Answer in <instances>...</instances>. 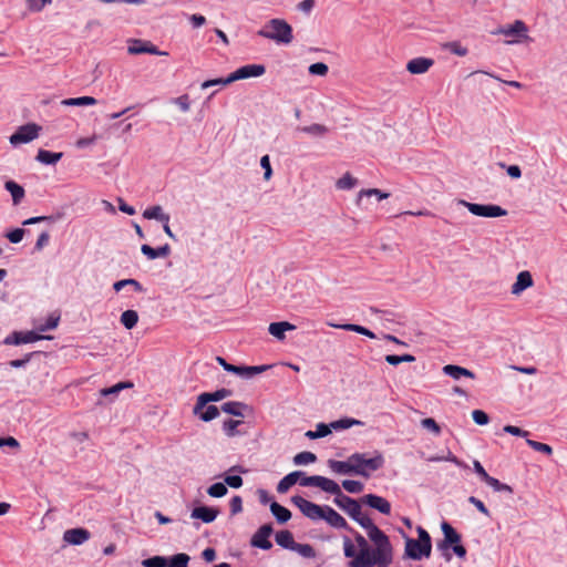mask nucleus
<instances>
[{"label": "nucleus", "instance_id": "nucleus-2", "mask_svg": "<svg viewBox=\"0 0 567 567\" xmlns=\"http://www.w3.org/2000/svg\"><path fill=\"white\" fill-rule=\"evenodd\" d=\"M258 35L282 44H289L293 39L292 28L284 19H271L258 31Z\"/></svg>", "mask_w": 567, "mask_h": 567}, {"label": "nucleus", "instance_id": "nucleus-34", "mask_svg": "<svg viewBox=\"0 0 567 567\" xmlns=\"http://www.w3.org/2000/svg\"><path fill=\"white\" fill-rule=\"evenodd\" d=\"M63 156V153H53L47 150H39L37 154V159L42 164L53 165L58 163Z\"/></svg>", "mask_w": 567, "mask_h": 567}, {"label": "nucleus", "instance_id": "nucleus-22", "mask_svg": "<svg viewBox=\"0 0 567 567\" xmlns=\"http://www.w3.org/2000/svg\"><path fill=\"white\" fill-rule=\"evenodd\" d=\"M91 534L85 528H72L64 532L63 539L72 545H81L90 538Z\"/></svg>", "mask_w": 567, "mask_h": 567}, {"label": "nucleus", "instance_id": "nucleus-43", "mask_svg": "<svg viewBox=\"0 0 567 567\" xmlns=\"http://www.w3.org/2000/svg\"><path fill=\"white\" fill-rule=\"evenodd\" d=\"M127 286H132L134 288V290L137 292L144 291L142 285L135 279L118 280L113 285V288L115 291H120L121 289H123L124 287H127Z\"/></svg>", "mask_w": 567, "mask_h": 567}, {"label": "nucleus", "instance_id": "nucleus-17", "mask_svg": "<svg viewBox=\"0 0 567 567\" xmlns=\"http://www.w3.org/2000/svg\"><path fill=\"white\" fill-rule=\"evenodd\" d=\"M358 455L360 458L358 461L359 470L362 472H369L370 474L371 472L380 470L384 465V458L380 453H377L371 458H367L362 453H358Z\"/></svg>", "mask_w": 567, "mask_h": 567}, {"label": "nucleus", "instance_id": "nucleus-47", "mask_svg": "<svg viewBox=\"0 0 567 567\" xmlns=\"http://www.w3.org/2000/svg\"><path fill=\"white\" fill-rule=\"evenodd\" d=\"M526 443L529 447H532L534 451H537V452H540V453H544L546 455H551L553 454V449L550 445L546 444V443H542V442H538V441H534V440H529L527 439L526 440Z\"/></svg>", "mask_w": 567, "mask_h": 567}, {"label": "nucleus", "instance_id": "nucleus-53", "mask_svg": "<svg viewBox=\"0 0 567 567\" xmlns=\"http://www.w3.org/2000/svg\"><path fill=\"white\" fill-rule=\"evenodd\" d=\"M292 550L297 551L298 554H300L302 557H306V558H313L316 556V551H315L313 547L309 544L296 543Z\"/></svg>", "mask_w": 567, "mask_h": 567}, {"label": "nucleus", "instance_id": "nucleus-48", "mask_svg": "<svg viewBox=\"0 0 567 567\" xmlns=\"http://www.w3.org/2000/svg\"><path fill=\"white\" fill-rule=\"evenodd\" d=\"M358 424H361V422L358 420H354V419L346 417V419H341V420L331 422L330 426L333 430H346V429H349V427H351L353 425H358Z\"/></svg>", "mask_w": 567, "mask_h": 567}, {"label": "nucleus", "instance_id": "nucleus-6", "mask_svg": "<svg viewBox=\"0 0 567 567\" xmlns=\"http://www.w3.org/2000/svg\"><path fill=\"white\" fill-rule=\"evenodd\" d=\"M334 491L330 489L328 493L334 495V504L344 511L351 518L357 517L361 511V505L354 498L344 495L340 486L334 482Z\"/></svg>", "mask_w": 567, "mask_h": 567}, {"label": "nucleus", "instance_id": "nucleus-37", "mask_svg": "<svg viewBox=\"0 0 567 567\" xmlns=\"http://www.w3.org/2000/svg\"><path fill=\"white\" fill-rule=\"evenodd\" d=\"M138 321V315L135 310H125L121 315V323L128 330L133 329Z\"/></svg>", "mask_w": 567, "mask_h": 567}, {"label": "nucleus", "instance_id": "nucleus-20", "mask_svg": "<svg viewBox=\"0 0 567 567\" xmlns=\"http://www.w3.org/2000/svg\"><path fill=\"white\" fill-rule=\"evenodd\" d=\"M423 546V542L413 538H406L405 555L414 560H420L422 557H430L431 554H426V549H424Z\"/></svg>", "mask_w": 567, "mask_h": 567}, {"label": "nucleus", "instance_id": "nucleus-14", "mask_svg": "<svg viewBox=\"0 0 567 567\" xmlns=\"http://www.w3.org/2000/svg\"><path fill=\"white\" fill-rule=\"evenodd\" d=\"M43 339H51V337H44L34 331L27 332H13L11 336L7 337L4 340L6 344H22V343H31Z\"/></svg>", "mask_w": 567, "mask_h": 567}, {"label": "nucleus", "instance_id": "nucleus-60", "mask_svg": "<svg viewBox=\"0 0 567 567\" xmlns=\"http://www.w3.org/2000/svg\"><path fill=\"white\" fill-rule=\"evenodd\" d=\"M243 422L239 420H226L223 423V430L226 433L227 436H234L236 434V429Z\"/></svg>", "mask_w": 567, "mask_h": 567}, {"label": "nucleus", "instance_id": "nucleus-12", "mask_svg": "<svg viewBox=\"0 0 567 567\" xmlns=\"http://www.w3.org/2000/svg\"><path fill=\"white\" fill-rule=\"evenodd\" d=\"M231 395V391L228 389H219L215 392H204L198 395L197 402L194 406V414H198L208 402H218Z\"/></svg>", "mask_w": 567, "mask_h": 567}, {"label": "nucleus", "instance_id": "nucleus-63", "mask_svg": "<svg viewBox=\"0 0 567 567\" xmlns=\"http://www.w3.org/2000/svg\"><path fill=\"white\" fill-rule=\"evenodd\" d=\"M24 233H25L24 229L16 228V229L7 233L6 237L9 239L10 243L18 244L22 240Z\"/></svg>", "mask_w": 567, "mask_h": 567}, {"label": "nucleus", "instance_id": "nucleus-18", "mask_svg": "<svg viewBox=\"0 0 567 567\" xmlns=\"http://www.w3.org/2000/svg\"><path fill=\"white\" fill-rule=\"evenodd\" d=\"M130 54L150 53L154 55H167L165 51H159L156 45L148 41L134 40L132 45L128 47Z\"/></svg>", "mask_w": 567, "mask_h": 567}, {"label": "nucleus", "instance_id": "nucleus-27", "mask_svg": "<svg viewBox=\"0 0 567 567\" xmlns=\"http://www.w3.org/2000/svg\"><path fill=\"white\" fill-rule=\"evenodd\" d=\"M141 251L143 252V255H145L148 259H156V258H159V257H166L169 255L171 252V247L168 244H165L164 246L162 247H158V248H153L151 247L150 245H142L141 247Z\"/></svg>", "mask_w": 567, "mask_h": 567}, {"label": "nucleus", "instance_id": "nucleus-26", "mask_svg": "<svg viewBox=\"0 0 567 567\" xmlns=\"http://www.w3.org/2000/svg\"><path fill=\"white\" fill-rule=\"evenodd\" d=\"M295 329L296 327L288 321L271 322L268 327L269 333L278 340H284L286 338L285 332Z\"/></svg>", "mask_w": 567, "mask_h": 567}, {"label": "nucleus", "instance_id": "nucleus-4", "mask_svg": "<svg viewBox=\"0 0 567 567\" xmlns=\"http://www.w3.org/2000/svg\"><path fill=\"white\" fill-rule=\"evenodd\" d=\"M354 539L359 547V553L354 559L349 563V567H374L377 564L375 560H373V551L368 540L361 534H357Z\"/></svg>", "mask_w": 567, "mask_h": 567}, {"label": "nucleus", "instance_id": "nucleus-7", "mask_svg": "<svg viewBox=\"0 0 567 567\" xmlns=\"http://www.w3.org/2000/svg\"><path fill=\"white\" fill-rule=\"evenodd\" d=\"M493 34H502L508 38H516L507 41L506 43H517L522 39H529L528 37V28L526 23L522 20H516L513 24L503 25L492 32Z\"/></svg>", "mask_w": 567, "mask_h": 567}, {"label": "nucleus", "instance_id": "nucleus-55", "mask_svg": "<svg viewBox=\"0 0 567 567\" xmlns=\"http://www.w3.org/2000/svg\"><path fill=\"white\" fill-rule=\"evenodd\" d=\"M144 567H166L167 558L164 556H153L142 561Z\"/></svg>", "mask_w": 567, "mask_h": 567}, {"label": "nucleus", "instance_id": "nucleus-24", "mask_svg": "<svg viewBox=\"0 0 567 567\" xmlns=\"http://www.w3.org/2000/svg\"><path fill=\"white\" fill-rule=\"evenodd\" d=\"M327 324L331 328H334V329H342V330H346V331H353V332H357V333H360V334H363L370 339H375L377 336L373 331L369 330L368 328L363 327V326H360V324H354V323H334V322H331V321H328Z\"/></svg>", "mask_w": 567, "mask_h": 567}, {"label": "nucleus", "instance_id": "nucleus-45", "mask_svg": "<svg viewBox=\"0 0 567 567\" xmlns=\"http://www.w3.org/2000/svg\"><path fill=\"white\" fill-rule=\"evenodd\" d=\"M301 132L316 135V136H323L328 133V127L322 124H311L309 126H303L299 128Z\"/></svg>", "mask_w": 567, "mask_h": 567}, {"label": "nucleus", "instance_id": "nucleus-8", "mask_svg": "<svg viewBox=\"0 0 567 567\" xmlns=\"http://www.w3.org/2000/svg\"><path fill=\"white\" fill-rule=\"evenodd\" d=\"M216 360L224 368V370H226L227 372L235 373L243 378H251L256 374L265 372L268 369L267 365L246 367V365L230 364L221 357H217Z\"/></svg>", "mask_w": 567, "mask_h": 567}, {"label": "nucleus", "instance_id": "nucleus-3", "mask_svg": "<svg viewBox=\"0 0 567 567\" xmlns=\"http://www.w3.org/2000/svg\"><path fill=\"white\" fill-rule=\"evenodd\" d=\"M358 453H354L348 457L347 461H336V460H329L328 465L330 470L337 474L342 475H360L365 478L370 477L369 472H362L359 470L358 461H359Z\"/></svg>", "mask_w": 567, "mask_h": 567}, {"label": "nucleus", "instance_id": "nucleus-61", "mask_svg": "<svg viewBox=\"0 0 567 567\" xmlns=\"http://www.w3.org/2000/svg\"><path fill=\"white\" fill-rule=\"evenodd\" d=\"M352 519L359 523L367 530V533L373 528V526H375L372 519L362 513V509L359 512V515Z\"/></svg>", "mask_w": 567, "mask_h": 567}, {"label": "nucleus", "instance_id": "nucleus-50", "mask_svg": "<svg viewBox=\"0 0 567 567\" xmlns=\"http://www.w3.org/2000/svg\"><path fill=\"white\" fill-rule=\"evenodd\" d=\"M385 361L391 365H398L402 362H414L415 358L411 354H403V355L388 354V355H385Z\"/></svg>", "mask_w": 567, "mask_h": 567}, {"label": "nucleus", "instance_id": "nucleus-56", "mask_svg": "<svg viewBox=\"0 0 567 567\" xmlns=\"http://www.w3.org/2000/svg\"><path fill=\"white\" fill-rule=\"evenodd\" d=\"M419 539L420 542H423V547L426 549V554H431L432 550V543H431V536L430 534L421 526L416 528Z\"/></svg>", "mask_w": 567, "mask_h": 567}, {"label": "nucleus", "instance_id": "nucleus-40", "mask_svg": "<svg viewBox=\"0 0 567 567\" xmlns=\"http://www.w3.org/2000/svg\"><path fill=\"white\" fill-rule=\"evenodd\" d=\"M189 559L190 558L187 554L179 553L167 558L166 567H187Z\"/></svg>", "mask_w": 567, "mask_h": 567}, {"label": "nucleus", "instance_id": "nucleus-11", "mask_svg": "<svg viewBox=\"0 0 567 567\" xmlns=\"http://www.w3.org/2000/svg\"><path fill=\"white\" fill-rule=\"evenodd\" d=\"M265 72L266 69L262 64H247L230 73L226 82L261 76Z\"/></svg>", "mask_w": 567, "mask_h": 567}, {"label": "nucleus", "instance_id": "nucleus-15", "mask_svg": "<svg viewBox=\"0 0 567 567\" xmlns=\"http://www.w3.org/2000/svg\"><path fill=\"white\" fill-rule=\"evenodd\" d=\"M299 483L301 486H316L321 488L324 492H329L330 489L334 491V481L327 478L324 476L320 475H313V476H305L303 474L299 478Z\"/></svg>", "mask_w": 567, "mask_h": 567}, {"label": "nucleus", "instance_id": "nucleus-25", "mask_svg": "<svg viewBox=\"0 0 567 567\" xmlns=\"http://www.w3.org/2000/svg\"><path fill=\"white\" fill-rule=\"evenodd\" d=\"M321 519H324L329 525L336 528H344L347 526L346 519L333 508L327 505L324 506Z\"/></svg>", "mask_w": 567, "mask_h": 567}, {"label": "nucleus", "instance_id": "nucleus-52", "mask_svg": "<svg viewBox=\"0 0 567 567\" xmlns=\"http://www.w3.org/2000/svg\"><path fill=\"white\" fill-rule=\"evenodd\" d=\"M228 489L225 483H214L207 489V493L212 497H223L227 494Z\"/></svg>", "mask_w": 567, "mask_h": 567}, {"label": "nucleus", "instance_id": "nucleus-5", "mask_svg": "<svg viewBox=\"0 0 567 567\" xmlns=\"http://www.w3.org/2000/svg\"><path fill=\"white\" fill-rule=\"evenodd\" d=\"M460 205L466 207L473 215L480 217L495 218L507 215V210L498 205H483L476 203H470L464 199L457 202Z\"/></svg>", "mask_w": 567, "mask_h": 567}, {"label": "nucleus", "instance_id": "nucleus-62", "mask_svg": "<svg viewBox=\"0 0 567 567\" xmlns=\"http://www.w3.org/2000/svg\"><path fill=\"white\" fill-rule=\"evenodd\" d=\"M24 1L27 2L28 8L34 12L41 11L47 4L52 2V0H24Z\"/></svg>", "mask_w": 567, "mask_h": 567}, {"label": "nucleus", "instance_id": "nucleus-54", "mask_svg": "<svg viewBox=\"0 0 567 567\" xmlns=\"http://www.w3.org/2000/svg\"><path fill=\"white\" fill-rule=\"evenodd\" d=\"M342 487L349 493L358 494L363 491L364 485L359 481L344 480L342 482Z\"/></svg>", "mask_w": 567, "mask_h": 567}, {"label": "nucleus", "instance_id": "nucleus-42", "mask_svg": "<svg viewBox=\"0 0 567 567\" xmlns=\"http://www.w3.org/2000/svg\"><path fill=\"white\" fill-rule=\"evenodd\" d=\"M442 47L457 56H465L468 53L467 48L463 47L458 41L446 42Z\"/></svg>", "mask_w": 567, "mask_h": 567}, {"label": "nucleus", "instance_id": "nucleus-33", "mask_svg": "<svg viewBox=\"0 0 567 567\" xmlns=\"http://www.w3.org/2000/svg\"><path fill=\"white\" fill-rule=\"evenodd\" d=\"M270 511L280 524L288 522L291 517V512L277 502L271 503Z\"/></svg>", "mask_w": 567, "mask_h": 567}, {"label": "nucleus", "instance_id": "nucleus-31", "mask_svg": "<svg viewBox=\"0 0 567 567\" xmlns=\"http://www.w3.org/2000/svg\"><path fill=\"white\" fill-rule=\"evenodd\" d=\"M143 217L146 219H156L162 223H169V215L163 212L162 206L155 205L146 208L143 212Z\"/></svg>", "mask_w": 567, "mask_h": 567}, {"label": "nucleus", "instance_id": "nucleus-21", "mask_svg": "<svg viewBox=\"0 0 567 567\" xmlns=\"http://www.w3.org/2000/svg\"><path fill=\"white\" fill-rule=\"evenodd\" d=\"M533 285L534 280L530 272L523 270L517 275L516 281L512 285L511 292L515 296H519L524 290L530 288Z\"/></svg>", "mask_w": 567, "mask_h": 567}, {"label": "nucleus", "instance_id": "nucleus-28", "mask_svg": "<svg viewBox=\"0 0 567 567\" xmlns=\"http://www.w3.org/2000/svg\"><path fill=\"white\" fill-rule=\"evenodd\" d=\"M443 372L446 375H449L455 380H458L461 377H466V378H471V379L475 378L474 372H472L471 370L460 367V365H454V364L444 365Z\"/></svg>", "mask_w": 567, "mask_h": 567}, {"label": "nucleus", "instance_id": "nucleus-29", "mask_svg": "<svg viewBox=\"0 0 567 567\" xmlns=\"http://www.w3.org/2000/svg\"><path fill=\"white\" fill-rule=\"evenodd\" d=\"M302 472L295 471L286 475L277 485V492L280 494L287 493L289 488L295 485L301 477Z\"/></svg>", "mask_w": 567, "mask_h": 567}, {"label": "nucleus", "instance_id": "nucleus-10", "mask_svg": "<svg viewBox=\"0 0 567 567\" xmlns=\"http://www.w3.org/2000/svg\"><path fill=\"white\" fill-rule=\"evenodd\" d=\"M291 502L300 509V512L312 520L322 518L324 506L317 505L301 496H293Z\"/></svg>", "mask_w": 567, "mask_h": 567}, {"label": "nucleus", "instance_id": "nucleus-57", "mask_svg": "<svg viewBox=\"0 0 567 567\" xmlns=\"http://www.w3.org/2000/svg\"><path fill=\"white\" fill-rule=\"evenodd\" d=\"M308 71L312 75L326 76L329 71V68L323 62H317V63L311 64L309 66Z\"/></svg>", "mask_w": 567, "mask_h": 567}, {"label": "nucleus", "instance_id": "nucleus-39", "mask_svg": "<svg viewBox=\"0 0 567 567\" xmlns=\"http://www.w3.org/2000/svg\"><path fill=\"white\" fill-rule=\"evenodd\" d=\"M358 184V179L350 173H346L341 178L336 182V187L341 190L353 188Z\"/></svg>", "mask_w": 567, "mask_h": 567}, {"label": "nucleus", "instance_id": "nucleus-1", "mask_svg": "<svg viewBox=\"0 0 567 567\" xmlns=\"http://www.w3.org/2000/svg\"><path fill=\"white\" fill-rule=\"evenodd\" d=\"M368 537L375 545L372 549L378 567H388L392 563V546L389 537L375 525L368 533Z\"/></svg>", "mask_w": 567, "mask_h": 567}, {"label": "nucleus", "instance_id": "nucleus-13", "mask_svg": "<svg viewBox=\"0 0 567 567\" xmlns=\"http://www.w3.org/2000/svg\"><path fill=\"white\" fill-rule=\"evenodd\" d=\"M272 533V527L269 524L262 525L259 529L252 535L250 544L254 547L261 548L268 550L272 547L271 542L269 540V536Z\"/></svg>", "mask_w": 567, "mask_h": 567}, {"label": "nucleus", "instance_id": "nucleus-64", "mask_svg": "<svg viewBox=\"0 0 567 567\" xmlns=\"http://www.w3.org/2000/svg\"><path fill=\"white\" fill-rule=\"evenodd\" d=\"M473 421L478 425H485L488 423V415L482 410H474L472 412Z\"/></svg>", "mask_w": 567, "mask_h": 567}, {"label": "nucleus", "instance_id": "nucleus-35", "mask_svg": "<svg viewBox=\"0 0 567 567\" xmlns=\"http://www.w3.org/2000/svg\"><path fill=\"white\" fill-rule=\"evenodd\" d=\"M276 543L287 549H293L296 542L291 532L289 530H280L276 534Z\"/></svg>", "mask_w": 567, "mask_h": 567}, {"label": "nucleus", "instance_id": "nucleus-36", "mask_svg": "<svg viewBox=\"0 0 567 567\" xmlns=\"http://www.w3.org/2000/svg\"><path fill=\"white\" fill-rule=\"evenodd\" d=\"M248 406L245 403L237 402V401H229L221 405V411L235 416H243V410L247 409Z\"/></svg>", "mask_w": 567, "mask_h": 567}, {"label": "nucleus", "instance_id": "nucleus-41", "mask_svg": "<svg viewBox=\"0 0 567 567\" xmlns=\"http://www.w3.org/2000/svg\"><path fill=\"white\" fill-rule=\"evenodd\" d=\"M363 196H377L379 200L389 198L390 194L378 188L361 189L358 194L357 204L360 205Z\"/></svg>", "mask_w": 567, "mask_h": 567}, {"label": "nucleus", "instance_id": "nucleus-46", "mask_svg": "<svg viewBox=\"0 0 567 567\" xmlns=\"http://www.w3.org/2000/svg\"><path fill=\"white\" fill-rule=\"evenodd\" d=\"M317 456L312 452H300L293 457V462L296 465H305L316 462Z\"/></svg>", "mask_w": 567, "mask_h": 567}, {"label": "nucleus", "instance_id": "nucleus-23", "mask_svg": "<svg viewBox=\"0 0 567 567\" xmlns=\"http://www.w3.org/2000/svg\"><path fill=\"white\" fill-rule=\"evenodd\" d=\"M434 61L429 58H415L408 62L406 70L411 74H423L429 71Z\"/></svg>", "mask_w": 567, "mask_h": 567}, {"label": "nucleus", "instance_id": "nucleus-51", "mask_svg": "<svg viewBox=\"0 0 567 567\" xmlns=\"http://www.w3.org/2000/svg\"><path fill=\"white\" fill-rule=\"evenodd\" d=\"M132 386H133V383H131V382H118L113 386L102 389L101 395L107 396L111 394H117L123 389H127V388H132Z\"/></svg>", "mask_w": 567, "mask_h": 567}, {"label": "nucleus", "instance_id": "nucleus-49", "mask_svg": "<svg viewBox=\"0 0 567 567\" xmlns=\"http://www.w3.org/2000/svg\"><path fill=\"white\" fill-rule=\"evenodd\" d=\"M485 483L487 485H489L494 491L496 492H508V493H513V489L509 485L507 484H504L502 482H499L497 478L493 477V476H488V478L485 481Z\"/></svg>", "mask_w": 567, "mask_h": 567}, {"label": "nucleus", "instance_id": "nucleus-44", "mask_svg": "<svg viewBox=\"0 0 567 567\" xmlns=\"http://www.w3.org/2000/svg\"><path fill=\"white\" fill-rule=\"evenodd\" d=\"M197 415H199L200 420L204 422H209L219 415V410L216 405H208L199 411Z\"/></svg>", "mask_w": 567, "mask_h": 567}, {"label": "nucleus", "instance_id": "nucleus-16", "mask_svg": "<svg viewBox=\"0 0 567 567\" xmlns=\"http://www.w3.org/2000/svg\"><path fill=\"white\" fill-rule=\"evenodd\" d=\"M361 502L384 515L391 514V504L388 499L375 494H367L361 497Z\"/></svg>", "mask_w": 567, "mask_h": 567}, {"label": "nucleus", "instance_id": "nucleus-59", "mask_svg": "<svg viewBox=\"0 0 567 567\" xmlns=\"http://www.w3.org/2000/svg\"><path fill=\"white\" fill-rule=\"evenodd\" d=\"M421 425L422 427H424L425 430H429L431 431L433 434L435 435H440L441 433V427L440 425L437 424V422L432 419V417H426V419H423L421 421Z\"/></svg>", "mask_w": 567, "mask_h": 567}, {"label": "nucleus", "instance_id": "nucleus-58", "mask_svg": "<svg viewBox=\"0 0 567 567\" xmlns=\"http://www.w3.org/2000/svg\"><path fill=\"white\" fill-rule=\"evenodd\" d=\"M59 321H60V316L58 315H50L49 318L47 319V322L42 326H39L38 327V330L41 331V332H44V331H48V330H53L58 327L59 324Z\"/></svg>", "mask_w": 567, "mask_h": 567}, {"label": "nucleus", "instance_id": "nucleus-30", "mask_svg": "<svg viewBox=\"0 0 567 567\" xmlns=\"http://www.w3.org/2000/svg\"><path fill=\"white\" fill-rule=\"evenodd\" d=\"M217 514L218 512L214 508L200 506L193 509L192 517L202 519L204 523H212Z\"/></svg>", "mask_w": 567, "mask_h": 567}, {"label": "nucleus", "instance_id": "nucleus-32", "mask_svg": "<svg viewBox=\"0 0 567 567\" xmlns=\"http://www.w3.org/2000/svg\"><path fill=\"white\" fill-rule=\"evenodd\" d=\"M4 188L11 194L14 205H18L25 195L23 187L13 181L6 182Z\"/></svg>", "mask_w": 567, "mask_h": 567}, {"label": "nucleus", "instance_id": "nucleus-19", "mask_svg": "<svg viewBox=\"0 0 567 567\" xmlns=\"http://www.w3.org/2000/svg\"><path fill=\"white\" fill-rule=\"evenodd\" d=\"M441 529L444 539L437 544L439 549L446 550L453 544L461 542V535L447 522L442 523Z\"/></svg>", "mask_w": 567, "mask_h": 567}, {"label": "nucleus", "instance_id": "nucleus-9", "mask_svg": "<svg viewBox=\"0 0 567 567\" xmlns=\"http://www.w3.org/2000/svg\"><path fill=\"white\" fill-rule=\"evenodd\" d=\"M40 130L34 123L22 125L10 136V143L14 146L29 143L39 136Z\"/></svg>", "mask_w": 567, "mask_h": 567}, {"label": "nucleus", "instance_id": "nucleus-38", "mask_svg": "<svg viewBox=\"0 0 567 567\" xmlns=\"http://www.w3.org/2000/svg\"><path fill=\"white\" fill-rule=\"evenodd\" d=\"M62 104L68 106L94 105L96 100L92 96L71 97L63 100Z\"/></svg>", "mask_w": 567, "mask_h": 567}]
</instances>
